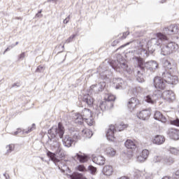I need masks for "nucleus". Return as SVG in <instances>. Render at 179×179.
Instances as JSON below:
<instances>
[{"label":"nucleus","mask_w":179,"mask_h":179,"mask_svg":"<svg viewBox=\"0 0 179 179\" xmlns=\"http://www.w3.org/2000/svg\"><path fill=\"white\" fill-rule=\"evenodd\" d=\"M155 36L157 38H152L149 41L146 39L141 40L138 43L141 48L135 51V53L137 55H143V57H147L148 50L150 52H153L162 44V41H167L169 40V38L162 32L157 33Z\"/></svg>","instance_id":"obj_1"},{"label":"nucleus","mask_w":179,"mask_h":179,"mask_svg":"<svg viewBox=\"0 0 179 179\" xmlns=\"http://www.w3.org/2000/svg\"><path fill=\"white\" fill-rule=\"evenodd\" d=\"M48 134L53 135V136H59L61 139H62L63 145L66 148H71L72 146V143H73V141L72 138H71V137H69V136L66 135L64 136L65 130L64 129V126H62V123L61 122L58 124L57 127H53L48 130Z\"/></svg>","instance_id":"obj_2"},{"label":"nucleus","mask_w":179,"mask_h":179,"mask_svg":"<svg viewBox=\"0 0 179 179\" xmlns=\"http://www.w3.org/2000/svg\"><path fill=\"white\" fill-rule=\"evenodd\" d=\"M76 122L82 123V121H85L87 125L92 127L94 124V120L92 116V111L87 108H84L81 114L76 113L75 115Z\"/></svg>","instance_id":"obj_3"},{"label":"nucleus","mask_w":179,"mask_h":179,"mask_svg":"<svg viewBox=\"0 0 179 179\" xmlns=\"http://www.w3.org/2000/svg\"><path fill=\"white\" fill-rule=\"evenodd\" d=\"M115 71L117 72H120V73H124L127 72V73H131V69L128 67V64H127V60L121 57L118 59L116 63V66H112Z\"/></svg>","instance_id":"obj_4"},{"label":"nucleus","mask_w":179,"mask_h":179,"mask_svg":"<svg viewBox=\"0 0 179 179\" xmlns=\"http://www.w3.org/2000/svg\"><path fill=\"white\" fill-rule=\"evenodd\" d=\"M178 50V45L174 42H170L167 44L161 45L162 55H170Z\"/></svg>","instance_id":"obj_5"},{"label":"nucleus","mask_w":179,"mask_h":179,"mask_svg":"<svg viewBox=\"0 0 179 179\" xmlns=\"http://www.w3.org/2000/svg\"><path fill=\"white\" fill-rule=\"evenodd\" d=\"M134 61L138 62V68H140V69H141V71H138V72H137L136 80L139 83H142L145 82V79L143 78V69H144L143 59H142L141 57H134Z\"/></svg>","instance_id":"obj_6"},{"label":"nucleus","mask_w":179,"mask_h":179,"mask_svg":"<svg viewBox=\"0 0 179 179\" xmlns=\"http://www.w3.org/2000/svg\"><path fill=\"white\" fill-rule=\"evenodd\" d=\"M153 83L155 89L159 90V93H160V90H164L166 89V86H167V81H166V78H162L160 77H155L153 80Z\"/></svg>","instance_id":"obj_7"},{"label":"nucleus","mask_w":179,"mask_h":179,"mask_svg":"<svg viewBox=\"0 0 179 179\" xmlns=\"http://www.w3.org/2000/svg\"><path fill=\"white\" fill-rule=\"evenodd\" d=\"M162 76L165 78L166 82L169 85H177V83H178V78L176 76H172L171 72H162Z\"/></svg>","instance_id":"obj_8"},{"label":"nucleus","mask_w":179,"mask_h":179,"mask_svg":"<svg viewBox=\"0 0 179 179\" xmlns=\"http://www.w3.org/2000/svg\"><path fill=\"white\" fill-rule=\"evenodd\" d=\"M159 99H162V94H157V92H155L154 94L147 95L144 97L145 101L150 104H156Z\"/></svg>","instance_id":"obj_9"},{"label":"nucleus","mask_w":179,"mask_h":179,"mask_svg":"<svg viewBox=\"0 0 179 179\" xmlns=\"http://www.w3.org/2000/svg\"><path fill=\"white\" fill-rule=\"evenodd\" d=\"M161 94V97L166 101H174L176 100V94L173 93L171 90L164 91L163 93L159 92L158 94Z\"/></svg>","instance_id":"obj_10"},{"label":"nucleus","mask_w":179,"mask_h":179,"mask_svg":"<svg viewBox=\"0 0 179 179\" xmlns=\"http://www.w3.org/2000/svg\"><path fill=\"white\" fill-rule=\"evenodd\" d=\"M164 34L167 36H173V34H177L178 33V27L177 25H170L163 29Z\"/></svg>","instance_id":"obj_11"},{"label":"nucleus","mask_w":179,"mask_h":179,"mask_svg":"<svg viewBox=\"0 0 179 179\" xmlns=\"http://www.w3.org/2000/svg\"><path fill=\"white\" fill-rule=\"evenodd\" d=\"M146 68L148 71L150 72H155L157 68H159V64L155 60H151L143 64V68Z\"/></svg>","instance_id":"obj_12"},{"label":"nucleus","mask_w":179,"mask_h":179,"mask_svg":"<svg viewBox=\"0 0 179 179\" xmlns=\"http://www.w3.org/2000/svg\"><path fill=\"white\" fill-rule=\"evenodd\" d=\"M141 102L138 99L132 97L128 101L127 108H129V111H134V110L136 108V106H139Z\"/></svg>","instance_id":"obj_13"},{"label":"nucleus","mask_w":179,"mask_h":179,"mask_svg":"<svg viewBox=\"0 0 179 179\" xmlns=\"http://www.w3.org/2000/svg\"><path fill=\"white\" fill-rule=\"evenodd\" d=\"M115 131L117 129H115V126L111 124L109 126V128L106 131V138L108 141H114L115 139V137L114 136V134H115Z\"/></svg>","instance_id":"obj_14"},{"label":"nucleus","mask_w":179,"mask_h":179,"mask_svg":"<svg viewBox=\"0 0 179 179\" xmlns=\"http://www.w3.org/2000/svg\"><path fill=\"white\" fill-rule=\"evenodd\" d=\"M53 146L55 148L56 150V155L58 157H60L62 159V157H65V151L61 148L59 142L58 141H55L53 143Z\"/></svg>","instance_id":"obj_15"},{"label":"nucleus","mask_w":179,"mask_h":179,"mask_svg":"<svg viewBox=\"0 0 179 179\" xmlns=\"http://www.w3.org/2000/svg\"><path fill=\"white\" fill-rule=\"evenodd\" d=\"M149 157V150H143V151L137 155V162L139 163H143Z\"/></svg>","instance_id":"obj_16"},{"label":"nucleus","mask_w":179,"mask_h":179,"mask_svg":"<svg viewBox=\"0 0 179 179\" xmlns=\"http://www.w3.org/2000/svg\"><path fill=\"white\" fill-rule=\"evenodd\" d=\"M150 110L145 109L137 113V117L138 118H139V120H143V121H145V120H148L149 117H150Z\"/></svg>","instance_id":"obj_17"},{"label":"nucleus","mask_w":179,"mask_h":179,"mask_svg":"<svg viewBox=\"0 0 179 179\" xmlns=\"http://www.w3.org/2000/svg\"><path fill=\"white\" fill-rule=\"evenodd\" d=\"M162 64L165 69V71H162V72L169 73L171 72V71H173V69H174V64H171L170 61H169L167 59H164L162 61Z\"/></svg>","instance_id":"obj_18"},{"label":"nucleus","mask_w":179,"mask_h":179,"mask_svg":"<svg viewBox=\"0 0 179 179\" xmlns=\"http://www.w3.org/2000/svg\"><path fill=\"white\" fill-rule=\"evenodd\" d=\"M168 135L173 141H178L179 139V130L177 129H169L168 130Z\"/></svg>","instance_id":"obj_19"},{"label":"nucleus","mask_w":179,"mask_h":179,"mask_svg":"<svg viewBox=\"0 0 179 179\" xmlns=\"http://www.w3.org/2000/svg\"><path fill=\"white\" fill-rule=\"evenodd\" d=\"M114 87L115 89H125L127 84L124 80L121 78H115L113 80Z\"/></svg>","instance_id":"obj_20"},{"label":"nucleus","mask_w":179,"mask_h":179,"mask_svg":"<svg viewBox=\"0 0 179 179\" xmlns=\"http://www.w3.org/2000/svg\"><path fill=\"white\" fill-rule=\"evenodd\" d=\"M166 142V138L162 135H157L152 138V143L155 145H163Z\"/></svg>","instance_id":"obj_21"},{"label":"nucleus","mask_w":179,"mask_h":179,"mask_svg":"<svg viewBox=\"0 0 179 179\" xmlns=\"http://www.w3.org/2000/svg\"><path fill=\"white\" fill-rule=\"evenodd\" d=\"M99 108L104 111V110H108L110 108H113V102L103 101H101L99 104Z\"/></svg>","instance_id":"obj_22"},{"label":"nucleus","mask_w":179,"mask_h":179,"mask_svg":"<svg viewBox=\"0 0 179 179\" xmlns=\"http://www.w3.org/2000/svg\"><path fill=\"white\" fill-rule=\"evenodd\" d=\"M104 87H106V83L105 82H101L99 84L93 85L91 86V89L92 90H94V92H103Z\"/></svg>","instance_id":"obj_23"},{"label":"nucleus","mask_w":179,"mask_h":179,"mask_svg":"<svg viewBox=\"0 0 179 179\" xmlns=\"http://www.w3.org/2000/svg\"><path fill=\"white\" fill-rule=\"evenodd\" d=\"M124 145L127 149H131V150L136 149L135 141L131 139L127 140L124 143Z\"/></svg>","instance_id":"obj_24"},{"label":"nucleus","mask_w":179,"mask_h":179,"mask_svg":"<svg viewBox=\"0 0 179 179\" xmlns=\"http://www.w3.org/2000/svg\"><path fill=\"white\" fill-rule=\"evenodd\" d=\"M94 163L99 164V166H103L106 163V158L102 156H97L93 158Z\"/></svg>","instance_id":"obj_25"},{"label":"nucleus","mask_w":179,"mask_h":179,"mask_svg":"<svg viewBox=\"0 0 179 179\" xmlns=\"http://www.w3.org/2000/svg\"><path fill=\"white\" fill-rule=\"evenodd\" d=\"M74 159H76L80 162V163H86L87 160H89V157L86 155H79L76 154V156H74Z\"/></svg>","instance_id":"obj_26"},{"label":"nucleus","mask_w":179,"mask_h":179,"mask_svg":"<svg viewBox=\"0 0 179 179\" xmlns=\"http://www.w3.org/2000/svg\"><path fill=\"white\" fill-rule=\"evenodd\" d=\"M114 172V170L113 169V166L110 165H106L103 169V173L104 176H112L113 173Z\"/></svg>","instance_id":"obj_27"},{"label":"nucleus","mask_w":179,"mask_h":179,"mask_svg":"<svg viewBox=\"0 0 179 179\" xmlns=\"http://www.w3.org/2000/svg\"><path fill=\"white\" fill-rule=\"evenodd\" d=\"M83 101L84 103H86L87 106H92L93 103L94 102V99H93V97L89 94L84 95L83 98Z\"/></svg>","instance_id":"obj_28"},{"label":"nucleus","mask_w":179,"mask_h":179,"mask_svg":"<svg viewBox=\"0 0 179 179\" xmlns=\"http://www.w3.org/2000/svg\"><path fill=\"white\" fill-rule=\"evenodd\" d=\"M155 120L161 121V122H166V117L163 116V114L159 111H156L154 115Z\"/></svg>","instance_id":"obj_29"},{"label":"nucleus","mask_w":179,"mask_h":179,"mask_svg":"<svg viewBox=\"0 0 179 179\" xmlns=\"http://www.w3.org/2000/svg\"><path fill=\"white\" fill-rule=\"evenodd\" d=\"M98 72L102 79H106L107 78V73H108V70L103 69V67L101 66L98 69Z\"/></svg>","instance_id":"obj_30"},{"label":"nucleus","mask_w":179,"mask_h":179,"mask_svg":"<svg viewBox=\"0 0 179 179\" xmlns=\"http://www.w3.org/2000/svg\"><path fill=\"white\" fill-rule=\"evenodd\" d=\"M82 134L84 138H90L93 136V131H90L89 129H85L82 131Z\"/></svg>","instance_id":"obj_31"},{"label":"nucleus","mask_w":179,"mask_h":179,"mask_svg":"<svg viewBox=\"0 0 179 179\" xmlns=\"http://www.w3.org/2000/svg\"><path fill=\"white\" fill-rule=\"evenodd\" d=\"M106 155H108L110 157H114V156L117 155V150L109 147L106 149Z\"/></svg>","instance_id":"obj_32"},{"label":"nucleus","mask_w":179,"mask_h":179,"mask_svg":"<svg viewBox=\"0 0 179 179\" xmlns=\"http://www.w3.org/2000/svg\"><path fill=\"white\" fill-rule=\"evenodd\" d=\"M6 155H9V153H12V152L15 150V145L9 144L7 146H6Z\"/></svg>","instance_id":"obj_33"},{"label":"nucleus","mask_w":179,"mask_h":179,"mask_svg":"<svg viewBox=\"0 0 179 179\" xmlns=\"http://www.w3.org/2000/svg\"><path fill=\"white\" fill-rule=\"evenodd\" d=\"M164 163V157L157 155L153 158V163Z\"/></svg>","instance_id":"obj_34"},{"label":"nucleus","mask_w":179,"mask_h":179,"mask_svg":"<svg viewBox=\"0 0 179 179\" xmlns=\"http://www.w3.org/2000/svg\"><path fill=\"white\" fill-rule=\"evenodd\" d=\"M71 179H87L81 173H75L71 176Z\"/></svg>","instance_id":"obj_35"},{"label":"nucleus","mask_w":179,"mask_h":179,"mask_svg":"<svg viewBox=\"0 0 179 179\" xmlns=\"http://www.w3.org/2000/svg\"><path fill=\"white\" fill-rule=\"evenodd\" d=\"M172 163H174V159L173 157H166L164 158V164H172Z\"/></svg>","instance_id":"obj_36"},{"label":"nucleus","mask_w":179,"mask_h":179,"mask_svg":"<svg viewBox=\"0 0 179 179\" xmlns=\"http://www.w3.org/2000/svg\"><path fill=\"white\" fill-rule=\"evenodd\" d=\"M162 179H179V170L177 171L175 173H173L171 177L165 176Z\"/></svg>","instance_id":"obj_37"},{"label":"nucleus","mask_w":179,"mask_h":179,"mask_svg":"<svg viewBox=\"0 0 179 179\" xmlns=\"http://www.w3.org/2000/svg\"><path fill=\"white\" fill-rule=\"evenodd\" d=\"M169 152L170 153H171V155H175L176 156H177V155H179V147L178 148L171 147L169 149Z\"/></svg>","instance_id":"obj_38"},{"label":"nucleus","mask_w":179,"mask_h":179,"mask_svg":"<svg viewBox=\"0 0 179 179\" xmlns=\"http://www.w3.org/2000/svg\"><path fill=\"white\" fill-rule=\"evenodd\" d=\"M114 100H115V96L111 94H108L105 98V101H109V103L114 101Z\"/></svg>","instance_id":"obj_39"},{"label":"nucleus","mask_w":179,"mask_h":179,"mask_svg":"<svg viewBox=\"0 0 179 179\" xmlns=\"http://www.w3.org/2000/svg\"><path fill=\"white\" fill-rule=\"evenodd\" d=\"M47 156L50 157L52 162H58V159L55 158V154L49 151L47 152Z\"/></svg>","instance_id":"obj_40"},{"label":"nucleus","mask_w":179,"mask_h":179,"mask_svg":"<svg viewBox=\"0 0 179 179\" xmlns=\"http://www.w3.org/2000/svg\"><path fill=\"white\" fill-rule=\"evenodd\" d=\"M117 128H118V131H124L125 128H128V124L120 123L117 127Z\"/></svg>","instance_id":"obj_41"},{"label":"nucleus","mask_w":179,"mask_h":179,"mask_svg":"<svg viewBox=\"0 0 179 179\" xmlns=\"http://www.w3.org/2000/svg\"><path fill=\"white\" fill-rule=\"evenodd\" d=\"M74 37H76V35L71 36L67 40L65 41L64 44H69V43H72Z\"/></svg>","instance_id":"obj_42"},{"label":"nucleus","mask_w":179,"mask_h":179,"mask_svg":"<svg viewBox=\"0 0 179 179\" xmlns=\"http://www.w3.org/2000/svg\"><path fill=\"white\" fill-rule=\"evenodd\" d=\"M88 170L90 171L91 174H94L96 171V167H94L93 166H90L88 167Z\"/></svg>","instance_id":"obj_43"},{"label":"nucleus","mask_w":179,"mask_h":179,"mask_svg":"<svg viewBox=\"0 0 179 179\" xmlns=\"http://www.w3.org/2000/svg\"><path fill=\"white\" fill-rule=\"evenodd\" d=\"M73 139L75 141H79V139H80V136H79V133L74 134V135L73 136Z\"/></svg>","instance_id":"obj_44"},{"label":"nucleus","mask_w":179,"mask_h":179,"mask_svg":"<svg viewBox=\"0 0 179 179\" xmlns=\"http://www.w3.org/2000/svg\"><path fill=\"white\" fill-rule=\"evenodd\" d=\"M36 129V124H32L31 127L28 129L27 131H25L26 134H29V132H31V131H34Z\"/></svg>","instance_id":"obj_45"},{"label":"nucleus","mask_w":179,"mask_h":179,"mask_svg":"<svg viewBox=\"0 0 179 179\" xmlns=\"http://www.w3.org/2000/svg\"><path fill=\"white\" fill-rule=\"evenodd\" d=\"M171 124L172 125H176V127H179V120L176 119L175 120L171 121Z\"/></svg>","instance_id":"obj_46"},{"label":"nucleus","mask_w":179,"mask_h":179,"mask_svg":"<svg viewBox=\"0 0 179 179\" xmlns=\"http://www.w3.org/2000/svg\"><path fill=\"white\" fill-rule=\"evenodd\" d=\"M77 170H78V171H86V168H85L83 165H79L77 167Z\"/></svg>","instance_id":"obj_47"},{"label":"nucleus","mask_w":179,"mask_h":179,"mask_svg":"<svg viewBox=\"0 0 179 179\" xmlns=\"http://www.w3.org/2000/svg\"><path fill=\"white\" fill-rule=\"evenodd\" d=\"M127 36H129V31L123 33L122 36L121 37V40H124V39L127 38Z\"/></svg>","instance_id":"obj_48"},{"label":"nucleus","mask_w":179,"mask_h":179,"mask_svg":"<svg viewBox=\"0 0 179 179\" xmlns=\"http://www.w3.org/2000/svg\"><path fill=\"white\" fill-rule=\"evenodd\" d=\"M63 23H64V24L69 23V15L63 21Z\"/></svg>","instance_id":"obj_49"},{"label":"nucleus","mask_w":179,"mask_h":179,"mask_svg":"<svg viewBox=\"0 0 179 179\" xmlns=\"http://www.w3.org/2000/svg\"><path fill=\"white\" fill-rule=\"evenodd\" d=\"M43 67L41 66H38L36 69V72H43Z\"/></svg>","instance_id":"obj_50"},{"label":"nucleus","mask_w":179,"mask_h":179,"mask_svg":"<svg viewBox=\"0 0 179 179\" xmlns=\"http://www.w3.org/2000/svg\"><path fill=\"white\" fill-rule=\"evenodd\" d=\"M24 57H26V53L22 52L20 55V59H23V58H24Z\"/></svg>","instance_id":"obj_51"},{"label":"nucleus","mask_w":179,"mask_h":179,"mask_svg":"<svg viewBox=\"0 0 179 179\" xmlns=\"http://www.w3.org/2000/svg\"><path fill=\"white\" fill-rule=\"evenodd\" d=\"M129 44H130V43L129 42V43H127V44L122 45L121 46V48H124V47H127V45H129Z\"/></svg>","instance_id":"obj_52"},{"label":"nucleus","mask_w":179,"mask_h":179,"mask_svg":"<svg viewBox=\"0 0 179 179\" xmlns=\"http://www.w3.org/2000/svg\"><path fill=\"white\" fill-rule=\"evenodd\" d=\"M3 176L6 177V179H9V176H6V173H4Z\"/></svg>","instance_id":"obj_53"},{"label":"nucleus","mask_w":179,"mask_h":179,"mask_svg":"<svg viewBox=\"0 0 179 179\" xmlns=\"http://www.w3.org/2000/svg\"><path fill=\"white\" fill-rule=\"evenodd\" d=\"M19 134V131H16L14 133L12 134V135H17Z\"/></svg>","instance_id":"obj_54"},{"label":"nucleus","mask_w":179,"mask_h":179,"mask_svg":"<svg viewBox=\"0 0 179 179\" xmlns=\"http://www.w3.org/2000/svg\"><path fill=\"white\" fill-rule=\"evenodd\" d=\"M7 51H9V48H7L5 51L3 52V54H5L6 52H7Z\"/></svg>","instance_id":"obj_55"},{"label":"nucleus","mask_w":179,"mask_h":179,"mask_svg":"<svg viewBox=\"0 0 179 179\" xmlns=\"http://www.w3.org/2000/svg\"><path fill=\"white\" fill-rule=\"evenodd\" d=\"M39 13H38L36 15V17H38L39 16H40V15H38Z\"/></svg>","instance_id":"obj_56"},{"label":"nucleus","mask_w":179,"mask_h":179,"mask_svg":"<svg viewBox=\"0 0 179 179\" xmlns=\"http://www.w3.org/2000/svg\"><path fill=\"white\" fill-rule=\"evenodd\" d=\"M64 47H65V43H64L62 48H64Z\"/></svg>","instance_id":"obj_57"},{"label":"nucleus","mask_w":179,"mask_h":179,"mask_svg":"<svg viewBox=\"0 0 179 179\" xmlns=\"http://www.w3.org/2000/svg\"><path fill=\"white\" fill-rule=\"evenodd\" d=\"M17 44H19V42L15 43V45H17Z\"/></svg>","instance_id":"obj_58"},{"label":"nucleus","mask_w":179,"mask_h":179,"mask_svg":"<svg viewBox=\"0 0 179 179\" xmlns=\"http://www.w3.org/2000/svg\"><path fill=\"white\" fill-rule=\"evenodd\" d=\"M41 12H42V10H41L40 11H38V13H41Z\"/></svg>","instance_id":"obj_59"},{"label":"nucleus","mask_w":179,"mask_h":179,"mask_svg":"<svg viewBox=\"0 0 179 179\" xmlns=\"http://www.w3.org/2000/svg\"><path fill=\"white\" fill-rule=\"evenodd\" d=\"M166 0H162V3H163Z\"/></svg>","instance_id":"obj_60"},{"label":"nucleus","mask_w":179,"mask_h":179,"mask_svg":"<svg viewBox=\"0 0 179 179\" xmlns=\"http://www.w3.org/2000/svg\"><path fill=\"white\" fill-rule=\"evenodd\" d=\"M50 1H55V0H50Z\"/></svg>","instance_id":"obj_61"}]
</instances>
